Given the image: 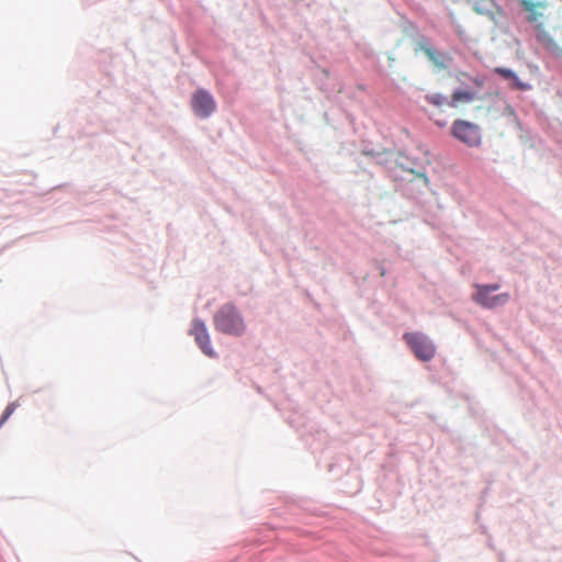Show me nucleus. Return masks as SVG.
<instances>
[{
    "label": "nucleus",
    "instance_id": "6",
    "mask_svg": "<svg viewBox=\"0 0 562 562\" xmlns=\"http://www.w3.org/2000/svg\"><path fill=\"white\" fill-rule=\"evenodd\" d=\"M194 113L200 117L210 116L216 109L213 97L205 90H198L191 101Z\"/></svg>",
    "mask_w": 562,
    "mask_h": 562
},
{
    "label": "nucleus",
    "instance_id": "8",
    "mask_svg": "<svg viewBox=\"0 0 562 562\" xmlns=\"http://www.w3.org/2000/svg\"><path fill=\"white\" fill-rule=\"evenodd\" d=\"M422 50L438 69H447L452 61V57L449 54L439 52L432 47L422 46Z\"/></svg>",
    "mask_w": 562,
    "mask_h": 562
},
{
    "label": "nucleus",
    "instance_id": "4",
    "mask_svg": "<svg viewBox=\"0 0 562 562\" xmlns=\"http://www.w3.org/2000/svg\"><path fill=\"white\" fill-rule=\"evenodd\" d=\"M520 5L528 13L527 19L541 30L552 18L549 4L541 0H519Z\"/></svg>",
    "mask_w": 562,
    "mask_h": 562
},
{
    "label": "nucleus",
    "instance_id": "10",
    "mask_svg": "<svg viewBox=\"0 0 562 562\" xmlns=\"http://www.w3.org/2000/svg\"><path fill=\"white\" fill-rule=\"evenodd\" d=\"M474 98V93L471 91L457 90L452 93L448 105L456 108L460 102H472Z\"/></svg>",
    "mask_w": 562,
    "mask_h": 562
},
{
    "label": "nucleus",
    "instance_id": "3",
    "mask_svg": "<svg viewBox=\"0 0 562 562\" xmlns=\"http://www.w3.org/2000/svg\"><path fill=\"white\" fill-rule=\"evenodd\" d=\"M403 339L408 345L417 359L422 361H429L436 355V346L424 334L414 331L405 333Z\"/></svg>",
    "mask_w": 562,
    "mask_h": 562
},
{
    "label": "nucleus",
    "instance_id": "7",
    "mask_svg": "<svg viewBox=\"0 0 562 562\" xmlns=\"http://www.w3.org/2000/svg\"><path fill=\"white\" fill-rule=\"evenodd\" d=\"M191 335L194 336L196 344L207 357L215 356V352L211 347L210 335L207 333L205 324L202 321H193L191 327Z\"/></svg>",
    "mask_w": 562,
    "mask_h": 562
},
{
    "label": "nucleus",
    "instance_id": "9",
    "mask_svg": "<svg viewBox=\"0 0 562 562\" xmlns=\"http://www.w3.org/2000/svg\"><path fill=\"white\" fill-rule=\"evenodd\" d=\"M495 74L499 75L504 79L512 80V88L518 89V90H527L529 86L527 83L521 82L516 74L512 71L510 69L504 68V67H496L493 70Z\"/></svg>",
    "mask_w": 562,
    "mask_h": 562
},
{
    "label": "nucleus",
    "instance_id": "12",
    "mask_svg": "<svg viewBox=\"0 0 562 562\" xmlns=\"http://www.w3.org/2000/svg\"><path fill=\"white\" fill-rule=\"evenodd\" d=\"M485 5L492 4V0H482Z\"/></svg>",
    "mask_w": 562,
    "mask_h": 562
},
{
    "label": "nucleus",
    "instance_id": "11",
    "mask_svg": "<svg viewBox=\"0 0 562 562\" xmlns=\"http://www.w3.org/2000/svg\"><path fill=\"white\" fill-rule=\"evenodd\" d=\"M425 100L428 103H430V104H432L434 106H437V108H439V106H441L443 104L448 105V102H449L447 100V98L443 94H441V93H429V94H427L425 97Z\"/></svg>",
    "mask_w": 562,
    "mask_h": 562
},
{
    "label": "nucleus",
    "instance_id": "2",
    "mask_svg": "<svg viewBox=\"0 0 562 562\" xmlns=\"http://www.w3.org/2000/svg\"><path fill=\"white\" fill-rule=\"evenodd\" d=\"M475 292L472 294V300L484 308H495L505 305L509 299V293H501L493 295V292L499 289V284H475Z\"/></svg>",
    "mask_w": 562,
    "mask_h": 562
},
{
    "label": "nucleus",
    "instance_id": "5",
    "mask_svg": "<svg viewBox=\"0 0 562 562\" xmlns=\"http://www.w3.org/2000/svg\"><path fill=\"white\" fill-rule=\"evenodd\" d=\"M451 133L457 139L470 147L479 146L482 142L480 127L464 120H456Z\"/></svg>",
    "mask_w": 562,
    "mask_h": 562
},
{
    "label": "nucleus",
    "instance_id": "1",
    "mask_svg": "<svg viewBox=\"0 0 562 562\" xmlns=\"http://www.w3.org/2000/svg\"><path fill=\"white\" fill-rule=\"evenodd\" d=\"M215 328L224 334L239 336L245 330V323L232 304L222 306L214 316Z\"/></svg>",
    "mask_w": 562,
    "mask_h": 562
}]
</instances>
